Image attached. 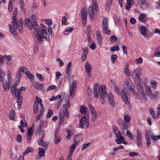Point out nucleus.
I'll return each mask as SVG.
<instances>
[{
    "label": "nucleus",
    "mask_w": 160,
    "mask_h": 160,
    "mask_svg": "<svg viewBox=\"0 0 160 160\" xmlns=\"http://www.w3.org/2000/svg\"><path fill=\"white\" fill-rule=\"evenodd\" d=\"M133 82L130 79H128L124 82V89L121 92L122 98L126 104H129V101L127 96L128 90H129L133 92H135V90L132 88Z\"/></svg>",
    "instance_id": "obj_1"
},
{
    "label": "nucleus",
    "mask_w": 160,
    "mask_h": 160,
    "mask_svg": "<svg viewBox=\"0 0 160 160\" xmlns=\"http://www.w3.org/2000/svg\"><path fill=\"white\" fill-rule=\"evenodd\" d=\"M25 22L23 23L24 25L26 27H29V29L31 30L33 28V33L35 35L36 34L40 32L39 27L38 25L37 22H34L33 23H32L30 21V20L26 18L24 20Z\"/></svg>",
    "instance_id": "obj_2"
},
{
    "label": "nucleus",
    "mask_w": 160,
    "mask_h": 160,
    "mask_svg": "<svg viewBox=\"0 0 160 160\" xmlns=\"http://www.w3.org/2000/svg\"><path fill=\"white\" fill-rule=\"evenodd\" d=\"M22 20L20 19L19 20L18 22L19 23L16 25V27H13V28H12L11 25H9V27L10 28V32L13 34V35H17V33L16 31L18 30L20 34H22L23 32V28H22Z\"/></svg>",
    "instance_id": "obj_3"
},
{
    "label": "nucleus",
    "mask_w": 160,
    "mask_h": 160,
    "mask_svg": "<svg viewBox=\"0 0 160 160\" xmlns=\"http://www.w3.org/2000/svg\"><path fill=\"white\" fill-rule=\"evenodd\" d=\"M113 129L114 134L117 138L115 140L118 144H120L122 143V141H125V139L124 137L121 135L120 131L117 127L115 125L113 126Z\"/></svg>",
    "instance_id": "obj_4"
},
{
    "label": "nucleus",
    "mask_w": 160,
    "mask_h": 160,
    "mask_svg": "<svg viewBox=\"0 0 160 160\" xmlns=\"http://www.w3.org/2000/svg\"><path fill=\"white\" fill-rule=\"evenodd\" d=\"M139 81H138L135 82L137 84V89L138 92L139 93H141L143 97L147 101V95L143 91L142 82L141 79Z\"/></svg>",
    "instance_id": "obj_5"
},
{
    "label": "nucleus",
    "mask_w": 160,
    "mask_h": 160,
    "mask_svg": "<svg viewBox=\"0 0 160 160\" xmlns=\"http://www.w3.org/2000/svg\"><path fill=\"white\" fill-rule=\"evenodd\" d=\"M35 37L38 42H41V43L43 42L44 38H45L47 41L48 42L50 40V37L49 35L48 36L46 34H43L41 32L36 34L35 35Z\"/></svg>",
    "instance_id": "obj_6"
},
{
    "label": "nucleus",
    "mask_w": 160,
    "mask_h": 160,
    "mask_svg": "<svg viewBox=\"0 0 160 160\" xmlns=\"http://www.w3.org/2000/svg\"><path fill=\"white\" fill-rule=\"evenodd\" d=\"M141 72L139 69L137 68L134 70L132 73V77L134 80L135 82L139 81L140 79H141L140 76L141 75Z\"/></svg>",
    "instance_id": "obj_7"
},
{
    "label": "nucleus",
    "mask_w": 160,
    "mask_h": 160,
    "mask_svg": "<svg viewBox=\"0 0 160 160\" xmlns=\"http://www.w3.org/2000/svg\"><path fill=\"white\" fill-rule=\"evenodd\" d=\"M16 97L17 98V102L14 104V108L16 109H20L22 106L23 98L21 96V94L19 92L18 95H16Z\"/></svg>",
    "instance_id": "obj_8"
},
{
    "label": "nucleus",
    "mask_w": 160,
    "mask_h": 160,
    "mask_svg": "<svg viewBox=\"0 0 160 160\" xmlns=\"http://www.w3.org/2000/svg\"><path fill=\"white\" fill-rule=\"evenodd\" d=\"M40 102H42V99L36 97L33 106V113L35 114H38L39 110L38 105Z\"/></svg>",
    "instance_id": "obj_9"
},
{
    "label": "nucleus",
    "mask_w": 160,
    "mask_h": 160,
    "mask_svg": "<svg viewBox=\"0 0 160 160\" xmlns=\"http://www.w3.org/2000/svg\"><path fill=\"white\" fill-rule=\"evenodd\" d=\"M98 12V8H97V11H95L94 10V8L92 6H90L89 7L88 10V12L91 21L93 19L95 15V13Z\"/></svg>",
    "instance_id": "obj_10"
},
{
    "label": "nucleus",
    "mask_w": 160,
    "mask_h": 160,
    "mask_svg": "<svg viewBox=\"0 0 160 160\" xmlns=\"http://www.w3.org/2000/svg\"><path fill=\"white\" fill-rule=\"evenodd\" d=\"M77 82L76 80L75 81L70 85L69 90L70 95L71 96V98H72L75 94V90L77 86Z\"/></svg>",
    "instance_id": "obj_11"
},
{
    "label": "nucleus",
    "mask_w": 160,
    "mask_h": 160,
    "mask_svg": "<svg viewBox=\"0 0 160 160\" xmlns=\"http://www.w3.org/2000/svg\"><path fill=\"white\" fill-rule=\"evenodd\" d=\"M107 97L109 104H110L111 107L113 108L114 107L115 105L113 94L111 92L108 93L107 94Z\"/></svg>",
    "instance_id": "obj_12"
},
{
    "label": "nucleus",
    "mask_w": 160,
    "mask_h": 160,
    "mask_svg": "<svg viewBox=\"0 0 160 160\" xmlns=\"http://www.w3.org/2000/svg\"><path fill=\"white\" fill-rule=\"evenodd\" d=\"M98 92L100 96L106 95L107 92L105 86L102 85L100 86L98 88Z\"/></svg>",
    "instance_id": "obj_13"
},
{
    "label": "nucleus",
    "mask_w": 160,
    "mask_h": 160,
    "mask_svg": "<svg viewBox=\"0 0 160 160\" xmlns=\"http://www.w3.org/2000/svg\"><path fill=\"white\" fill-rule=\"evenodd\" d=\"M33 131L34 130L32 128H30L28 129L27 136V141L28 143H30L31 142Z\"/></svg>",
    "instance_id": "obj_14"
},
{
    "label": "nucleus",
    "mask_w": 160,
    "mask_h": 160,
    "mask_svg": "<svg viewBox=\"0 0 160 160\" xmlns=\"http://www.w3.org/2000/svg\"><path fill=\"white\" fill-rule=\"evenodd\" d=\"M45 137V133L44 132H43L42 134V137L41 139H39L38 140V144L39 145L43 146L44 148L46 149L48 148V146L47 144L44 145V142L43 140V139Z\"/></svg>",
    "instance_id": "obj_15"
},
{
    "label": "nucleus",
    "mask_w": 160,
    "mask_h": 160,
    "mask_svg": "<svg viewBox=\"0 0 160 160\" xmlns=\"http://www.w3.org/2000/svg\"><path fill=\"white\" fill-rule=\"evenodd\" d=\"M97 40L98 41V42L100 46H101L102 45L103 42L102 35L100 33V32L98 30L96 31Z\"/></svg>",
    "instance_id": "obj_16"
},
{
    "label": "nucleus",
    "mask_w": 160,
    "mask_h": 160,
    "mask_svg": "<svg viewBox=\"0 0 160 160\" xmlns=\"http://www.w3.org/2000/svg\"><path fill=\"white\" fill-rule=\"evenodd\" d=\"M146 0H138V3L143 8H146L149 5L147 2H146Z\"/></svg>",
    "instance_id": "obj_17"
},
{
    "label": "nucleus",
    "mask_w": 160,
    "mask_h": 160,
    "mask_svg": "<svg viewBox=\"0 0 160 160\" xmlns=\"http://www.w3.org/2000/svg\"><path fill=\"white\" fill-rule=\"evenodd\" d=\"M3 59H6V62L7 63L8 65H10L12 63V57L10 55H6L3 57Z\"/></svg>",
    "instance_id": "obj_18"
},
{
    "label": "nucleus",
    "mask_w": 160,
    "mask_h": 160,
    "mask_svg": "<svg viewBox=\"0 0 160 160\" xmlns=\"http://www.w3.org/2000/svg\"><path fill=\"white\" fill-rule=\"evenodd\" d=\"M65 103L63 104V105L62 108H63V109H67V108H69L71 106L69 101V97H68L67 98H66L65 99Z\"/></svg>",
    "instance_id": "obj_19"
},
{
    "label": "nucleus",
    "mask_w": 160,
    "mask_h": 160,
    "mask_svg": "<svg viewBox=\"0 0 160 160\" xmlns=\"http://www.w3.org/2000/svg\"><path fill=\"white\" fill-rule=\"evenodd\" d=\"M81 14L82 20H86L87 15L86 10L84 8H83L81 9Z\"/></svg>",
    "instance_id": "obj_20"
},
{
    "label": "nucleus",
    "mask_w": 160,
    "mask_h": 160,
    "mask_svg": "<svg viewBox=\"0 0 160 160\" xmlns=\"http://www.w3.org/2000/svg\"><path fill=\"white\" fill-rule=\"evenodd\" d=\"M61 115L63 117H64V115H65L67 118H68L69 116L68 110L62 108V111H61L59 113V116L61 117Z\"/></svg>",
    "instance_id": "obj_21"
},
{
    "label": "nucleus",
    "mask_w": 160,
    "mask_h": 160,
    "mask_svg": "<svg viewBox=\"0 0 160 160\" xmlns=\"http://www.w3.org/2000/svg\"><path fill=\"white\" fill-rule=\"evenodd\" d=\"M92 67L90 65L88 62H86L85 65V69L86 72L88 73H89Z\"/></svg>",
    "instance_id": "obj_22"
},
{
    "label": "nucleus",
    "mask_w": 160,
    "mask_h": 160,
    "mask_svg": "<svg viewBox=\"0 0 160 160\" xmlns=\"http://www.w3.org/2000/svg\"><path fill=\"white\" fill-rule=\"evenodd\" d=\"M82 139L81 135L80 134L75 135L74 137V141L76 143L80 142Z\"/></svg>",
    "instance_id": "obj_23"
},
{
    "label": "nucleus",
    "mask_w": 160,
    "mask_h": 160,
    "mask_svg": "<svg viewBox=\"0 0 160 160\" xmlns=\"http://www.w3.org/2000/svg\"><path fill=\"white\" fill-rule=\"evenodd\" d=\"M33 85L35 88L39 89H42L44 85L43 84H40L37 82H34Z\"/></svg>",
    "instance_id": "obj_24"
},
{
    "label": "nucleus",
    "mask_w": 160,
    "mask_h": 160,
    "mask_svg": "<svg viewBox=\"0 0 160 160\" xmlns=\"http://www.w3.org/2000/svg\"><path fill=\"white\" fill-rule=\"evenodd\" d=\"M40 28L41 30L40 31V32H42L43 34H46L47 36H48V35L49 34L47 31L46 28L45 26L42 24H41L40 25Z\"/></svg>",
    "instance_id": "obj_25"
},
{
    "label": "nucleus",
    "mask_w": 160,
    "mask_h": 160,
    "mask_svg": "<svg viewBox=\"0 0 160 160\" xmlns=\"http://www.w3.org/2000/svg\"><path fill=\"white\" fill-rule=\"evenodd\" d=\"M16 84H13L11 88V91L12 93L15 96L17 94H16Z\"/></svg>",
    "instance_id": "obj_26"
},
{
    "label": "nucleus",
    "mask_w": 160,
    "mask_h": 160,
    "mask_svg": "<svg viewBox=\"0 0 160 160\" xmlns=\"http://www.w3.org/2000/svg\"><path fill=\"white\" fill-rule=\"evenodd\" d=\"M98 84H96L94 87V93L95 98H97L99 96L98 94Z\"/></svg>",
    "instance_id": "obj_27"
},
{
    "label": "nucleus",
    "mask_w": 160,
    "mask_h": 160,
    "mask_svg": "<svg viewBox=\"0 0 160 160\" xmlns=\"http://www.w3.org/2000/svg\"><path fill=\"white\" fill-rule=\"evenodd\" d=\"M102 31L105 33H107L108 35H110L111 31L109 30H108V26H102Z\"/></svg>",
    "instance_id": "obj_28"
},
{
    "label": "nucleus",
    "mask_w": 160,
    "mask_h": 160,
    "mask_svg": "<svg viewBox=\"0 0 160 160\" xmlns=\"http://www.w3.org/2000/svg\"><path fill=\"white\" fill-rule=\"evenodd\" d=\"M16 16V15H13V20L12 22L13 27H16L17 26L16 25L19 23L18 22L17 20L16 19L17 18Z\"/></svg>",
    "instance_id": "obj_29"
},
{
    "label": "nucleus",
    "mask_w": 160,
    "mask_h": 160,
    "mask_svg": "<svg viewBox=\"0 0 160 160\" xmlns=\"http://www.w3.org/2000/svg\"><path fill=\"white\" fill-rule=\"evenodd\" d=\"M22 76L21 72L19 70L17 72L16 74V82H19Z\"/></svg>",
    "instance_id": "obj_30"
},
{
    "label": "nucleus",
    "mask_w": 160,
    "mask_h": 160,
    "mask_svg": "<svg viewBox=\"0 0 160 160\" xmlns=\"http://www.w3.org/2000/svg\"><path fill=\"white\" fill-rule=\"evenodd\" d=\"M87 118L86 116H83L80 120L79 122L81 128H82L84 124L85 123V121Z\"/></svg>",
    "instance_id": "obj_31"
},
{
    "label": "nucleus",
    "mask_w": 160,
    "mask_h": 160,
    "mask_svg": "<svg viewBox=\"0 0 160 160\" xmlns=\"http://www.w3.org/2000/svg\"><path fill=\"white\" fill-rule=\"evenodd\" d=\"M88 108L89 110L92 114L96 113V111L93 107L92 106L91 104H89L88 105Z\"/></svg>",
    "instance_id": "obj_32"
},
{
    "label": "nucleus",
    "mask_w": 160,
    "mask_h": 160,
    "mask_svg": "<svg viewBox=\"0 0 160 160\" xmlns=\"http://www.w3.org/2000/svg\"><path fill=\"white\" fill-rule=\"evenodd\" d=\"M9 118L11 120H14L15 119V112L13 110L11 111L9 115Z\"/></svg>",
    "instance_id": "obj_33"
},
{
    "label": "nucleus",
    "mask_w": 160,
    "mask_h": 160,
    "mask_svg": "<svg viewBox=\"0 0 160 160\" xmlns=\"http://www.w3.org/2000/svg\"><path fill=\"white\" fill-rule=\"evenodd\" d=\"M2 86L3 88L5 91L7 92L9 90V88L8 84L6 81L3 82Z\"/></svg>",
    "instance_id": "obj_34"
},
{
    "label": "nucleus",
    "mask_w": 160,
    "mask_h": 160,
    "mask_svg": "<svg viewBox=\"0 0 160 160\" xmlns=\"http://www.w3.org/2000/svg\"><path fill=\"white\" fill-rule=\"evenodd\" d=\"M129 65L127 64L124 69V73L128 76H129L131 75V72L129 69Z\"/></svg>",
    "instance_id": "obj_35"
},
{
    "label": "nucleus",
    "mask_w": 160,
    "mask_h": 160,
    "mask_svg": "<svg viewBox=\"0 0 160 160\" xmlns=\"http://www.w3.org/2000/svg\"><path fill=\"white\" fill-rule=\"evenodd\" d=\"M58 132H56L55 134L54 141H55L56 144H58L61 140V137H59V138H58Z\"/></svg>",
    "instance_id": "obj_36"
},
{
    "label": "nucleus",
    "mask_w": 160,
    "mask_h": 160,
    "mask_svg": "<svg viewBox=\"0 0 160 160\" xmlns=\"http://www.w3.org/2000/svg\"><path fill=\"white\" fill-rule=\"evenodd\" d=\"M33 151V149L32 148L30 147L28 148L26 150L25 152L23 153V155H25L29 152H32Z\"/></svg>",
    "instance_id": "obj_37"
},
{
    "label": "nucleus",
    "mask_w": 160,
    "mask_h": 160,
    "mask_svg": "<svg viewBox=\"0 0 160 160\" xmlns=\"http://www.w3.org/2000/svg\"><path fill=\"white\" fill-rule=\"evenodd\" d=\"M141 31L142 35H145L147 33V29L146 27L142 26L141 28Z\"/></svg>",
    "instance_id": "obj_38"
},
{
    "label": "nucleus",
    "mask_w": 160,
    "mask_h": 160,
    "mask_svg": "<svg viewBox=\"0 0 160 160\" xmlns=\"http://www.w3.org/2000/svg\"><path fill=\"white\" fill-rule=\"evenodd\" d=\"M149 112L151 114V115L152 116L153 119L156 120V119H157V118L156 116L154 111L153 110V109H152V108H150L149 109Z\"/></svg>",
    "instance_id": "obj_39"
},
{
    "label": "nucleus",
    "mask_w": 160,
    "mask_h": 160,
    "mask_svg": "<svg viewBox=\"0 0 160 160\" xmlns=\"http://www.w3.org/2000/svg\"><path fill=\"white\" fill-rule=\"evenodd\" d=\"M88 109L87 108L85 107L84 106H82L80 108V112L82 113H84L85 111L88 110Z\"/></svg>",
    "instance_id": "obj_40"
},
{
    "label": "nucleus",
    "mask_w": 160,
    "mask_h": 160,
    "mask_svg": "<svg viewBox=\"0 0 160 160\" xmlns=\"http://www.w3.org/2000/svg\"><path fill=\"white\" fill-rule=\"evenodd\" d=\"M92 7L94 8V10L95 11H97V8H98V6L97 4V0H92Z\"/></svg>",
    "instance_id": "obj_41"
},
{
    "label": "nucleus",
    "mask_w": 160,
    "mask_h": 160,
    "mask_svg": "<svg viewBox=\"0 0 160 160\" xmlns=\"http://www.w3.org/2000/svg\"><path fill=\"white\" fill-rule=\"evenodd\" d=\"M154 54L156 57H160V47L156 48Z\"/></svg>",
    "instance_id": "obj_42"
},
{
    "label": "nucleus",
    "mask_w": 160,
    "mask_h": 160,
    "mask_svg": "<svg viewBox=\"0 0 160 160\" xmlns=\"http://www.w3.org/2000/svg\"><path fill=\"white\" fill-rule=\"evenodd\" d=\"M73 28H70L69 29H67L65 30L64 32V34H65L68 35L69 33H71L73 30Z\"/></svg>",
    "instance_id": "obj_43"
},
{
    "label": "nucleus",
    "mask_w": 160,
    "mask_h": 160,
    "mask_svg": "<svg viewBox=\"0 0 160 160\" xmlns=\"http://www.w3.org/2000/svg\"><path fill=\"white\" fill-rule=\"evenodd\" d=\"M39 154L41 156H44L45 155V151L43 149L41 148H38Z\"/></svg>",
    "instance_id": "obj_44"
},
{
    "label": "nucleus",
    "mask_w": 160,
    "mask_h": 160,
    "mask_svg": "<svg viewBox=\"0 0 160 160\" xmlns=\"http://www.w3.org/2000/svg\"><path fill=\"white\" fill-rule=\"evenodd\" d=\"M118 56L117 55H112L111 56V60L112 63H114L115 62V60L118 58Z\"/></svg>",
    "instance_id": "obj_45"
},
{
    "label": "nucleus",
    "mask_w": 160,
    "mask_h": 160,
    "mask_svg": "<svg viewBox=\"0 0 160 160\" xmlns=\"http://www.w3.org/2000/svg\"><path fill=\"white\" fill-rule=\"evenodd\" d=\"M48 30L50 36L52 38L53 37H54V34L51 27H48Z\"/></svg>",
    "instance_id": "obj_46"
},
{
    "label": "nucleus",
    "mask_w": 160,
    "mask_h": 160,
    "mask_svg": "<svg viewBox=\"0 0 160 160\" xmlns=\"http://www.w3.org/2000/svg\"><path fill=\"white\" fill-rule=\"evenodd\" d=\"M12 3L13 2L12 1H9L8 8L9 12H10L12 11Z\"/></svg>",
    "instance_id": "obj_47"
},
{
    "label": "nucleus",
    "mask_w": 160,
    "mask_h": 160,
    "mask_svg": "<svg viewBox=\"0 0 160 160\" xmlns=\"http://www.w3.org/2000/svg\"><path fill=\"white\" fill-rule=\"evenodd\" d=\"M19 3L20 7L23 10H25V5L24 2L23 0H19Z\"/></svg>",
    "instance_id": "obj_48"
},
{
    "label": "nucleus",
    "mask_w": 160,
    "mask_h": 160,
    "mask_svg": "<svg viewBox=\"0 0 160 160\" xmlns=\"http://www.w3.org/2000/svg\"><path fill=\"white\" fill-rule=\"evenodd\" d=\"M137 135L136 137L137 139H141V132L139 130H137Z\"/></svg>",
    "instance_id": "obj_49"
},
{
    "label": "nucleus",
    "mask_w": 160,
    "mask_h": 160,
    "mask_svg": "<svg viewBox=\"0 0 160 160\" xmlns=\"http://www.w3.org/2000/svg\"><path fill=\"white\" fill-rule=\"evenodd\" d=\"M124 118L125 120V122H130L131 119L130 117L128 115H125L124 116Z\"/></svg>",
    "instance_id": "obj_50"
},
{
    "label": "nucleus",
    "mask_w": 160,
    "mask_h": 160,
    "mask_svg": "<svg viewBox=\"0 0 160 160\" xmlns=\"http://www.w3.org/2000/svg\"><path fill=\"white\" fill-rule=\"evenodd\" d=\"M108 18L107 17H105L103 20L102 26H108Z\"/></svg>",
    "instance_id": "obj_51"
},
{
    "label": "nucleus",
    "mask_w": 160,
    "mask_h": 160,
    "mask_svg": "<svg viewBox=\"0 0 160 160\" xmlns=\"http://www.w3.org/2000/svg\"><path fill=\"white\" fill-rule=\"evenodd\" d=\"M40 105L41 107V108L39 111V113L43 115V113L44 112V108L43 106L42 102H40Z\"/></svg>",
    "instance_id": "obj_52"
},
{
    "label": "nucleus",
    "mask_w": 160,
    "mask_h": 160,
    "mask_svg": "<svg viewBox=\"0 0 160 160\" xmlns=\"http://www.w3.org/2000/svg\"><path fill=\"white\" fill-rule=\"evenodd\" d=\"M67 135L66 136V138L68 139H69L71 137V132L69 130H67Z\"/></svg>",
    "instance_id": "obj_53"
},
{
    "label": "nucleus",
    "mask_w": 160,
    "mask_h": 160,
    "mask_svg": "<svg viewBox=\"0 0 160 160\" xmlns=\"http://www.w3.org/2000/svg\"><path fill=\"white\" fill-rule=\"evenodd\" d=\"M151 138L152 140L154 141H156L160 139V135L156 136L152 135L151 136Z\"/></svg>",
    "instance_id": "obj_54"
},
{
    "label": "nucleus",
    "mask_w": 160,
    "mask_h": 160,
    "mask_svg": "<svg viewBox=\"0 0 160 160\" xmlns=\"http://www.w3.org/2000/svg\"><path fill=\"white\" fill-rule=\"evenodd\" d=\"M126 134L127 137L130 138L131 140L133 139V135L130 131H127Z\"/></svg>",
    "instance_id": "obj_55"
},
{
    "label": "nucleus",
    "mask_w": 160,
    "mask_h": 160,
    "mask_svg": "<svg viewBox=\"0 0 160 160\" xmlns=\"http://www.w3.org/2000/svg\"><path fill=\"white\" fill-rule=\"evenodd\" d=\"M114 89L115 93H116L117 94L119 95L120 92V89L116 85H114Z\"/></svg>",
    "instance_id": "obj_56"
},
{
    "label": "nucleus",
    "mask_w": 160,
    "mask_h": 160,
    "mask_svg": "<svg viewBox=\"0 0 160 160\" xmlns=\"http://www.w3.org/2000/svg\"><path fill=\"white\" fill-rule=\"evenodd\" d=\"M27 70V68L24 67H21L19 68V70L21 72H22L25 73Z\"/></svg>",
    "instance_id": "obj_57"
},
{
    "label": "nucleus",
    "mask_w": 160,
    "mask_h": 160,
    "mask_svg": "<svg viewBox=\"0 0 160 160\" xmlns=\"http://www.w3.org/2000/svg\"><path fill=\"white\" fill-rule=\"evenodd\" d=\"M146 93L148 95L149 97L151 98H154V95L152 94L151 91H146Z\"/></svg>",
    "instance_id": "obj_58"
},
{
    "label": "nucleus",
    "mask_w": 160,
    "mask_h": 160,
    "mask_svg": "<svg viewBox=\"0 0 160 160\" xmlns=\"http://www.w3.org/2000/svg\"><path fill=\"white\" fill-rule=\"evenodd\" d=\"M36 76L41 81H43L44 80V78L42 77V75L41 74L37 73Z\"/></svg>",
    "instance_id": "obj_59"
},
{
    "label": "nucleus",
    "mask_w": 160,
    "mask_h": 160,
    "mask_svg": "<svg viewBox=\"0 0 160 160\" xmlns=\"http://www.w3.org/2000/svg\"><path fill=\"white\" fill-rule=\"evenodd\" d=\"M53 114L52 110L50 109L48 110V113L47 115V117L48 118H50Z\"/></svg>",
    "instance_id": "obj_60"
},
{
    "label": "nucleus",
    "mask_w": 160,
    "mask_h": 160,
    "mask_svg": "<svg viewBox=\"0 0 160 160\" xmlns=\"http://www.w3.org/2000/svg\"><path fill=\"white\" fill-rule=\"evenodd\" d=\"M126 122H124L121 127L125 130H127L128 128V124L126 123Z\"/></svg>",
    "instance_id": "obj_61"
},
{
    "label": "nucleus",
    "mask_w": 160,
    "mask_h": 160,
    "mask_svg": "<svg viewBox=\"0 0 160 160\" xmlns=\"http://www.w3.org/2000/svg\"><path fill=\"white\" fill-rule=\"evenodd\" d=\"M119 47L118 46H113L111 47V51H117L119 50Z\"/></svg>",
    "instance_id": "obj_62"
},
{
    "label": "nucleus",
    "mask_w": 160,
    "mask_h": 160,
    "mask_svg": "<svg viewBox=\"0 0 160 160\" xmlns=\"http://www.w3.org/2000/svg\"><path fill=\"white\" fill-rule=\"evenodd\" d=\"M62 76V74L59 72H56V78L57 80H58L60 77Z\"/></svg>",
    "instance_id": "obj_63"
},
{
    "label": "nucleus",
    "mask_w": 160,
    "mask_h": 160,
    "mask_svg": "<svg viewBox=\"0 0 160 160\" xmlns=\"http://www.w3.org/2000/svg\"><path fill=\"white\" fill-rule=\"evenodd\" d=\"M157 117L158 118H160V104L158 105V108Z\"/></svg>",
    "instance_id": "obj_64"
}]
</instances>
